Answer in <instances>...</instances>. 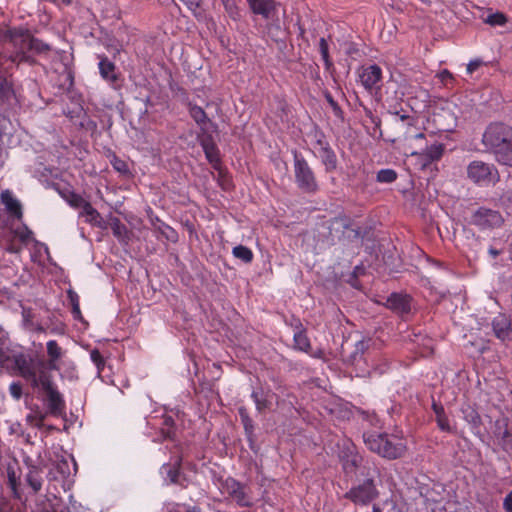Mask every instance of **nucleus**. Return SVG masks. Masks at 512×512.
<instances>
[{
	"instance_id": "a18cd8bd",
	"label": "nucleus",
	"mask_w": 512,
	"mask_h": 512,
	"mask_svg": "<svg viewBox=\"0 0 512 512\" xmlns=\"http://www.w3.org/2000/svg\"><path fill=\"white\" fill-rule=\"evenodd\" d=\"M8 485L12 491V494H13V497L18 499V500H21L22 499V491L20 489V480L19 478L16 479V480H11L8 482Z\"/></svg>"
},
{
	"instance_id": "a19ab883",
	"label": "nucleus",
	"mask_w": 512,
	"mask_h": 512,
	"mask_svg": "<svg viewBox=\"0 0 512 512\" xmlns=\"http://www.w3.org/2000/svg\"><path fill=\"white\" fill-rule=\"evenodd\" d=\"M12 95V87L6 79H0V98L7 100Z\"/></svg>"
},
{
	"instance_id": "603ef678",
	"label": "nucleus",
	"mask_w": 512,
	"mask_h": 512,
	"mask_svg": "<svg viewBox=\"0 0 512 512\" xmlns=\"http://www.w3.org/2000/svg\"><path fill=\"white\" fill-rule=\"evenodd\" d=\"M503 506L507 512H512V491L504 498Z\"/></svg>"
},
{
	"instance_id": "dca6fc26",
	"label": "nucleus",
	"mask_w": 512,
	"mask_h": 512,
	"mask_svg": "<svg viewBox=\"0 0 512 512\" xmlns=\"http://www.w3.org/2000/svg\"><path fill=\"white\" fill-rule=\"evenodd\" d=\"M42 469L38 466L31 465L28 467V471L25 474V484L30 490L29 493L36 495L40 492L43 485Z\"/></svg>"
},
{
	"instance_id": "69168bd1",
	"label": "nucleus",
	"mask_w": 512,
	"mask_h": 512,
	"mask_svg": "<svg viewBox=\"0 0 512 512\" xmlns=\"http://www.w3.org/2000/svg\"><path fill=\"white\" fill-rule=\"evenodd\" d=\"M323 351L322 350H318L316 352H313L311 353V356L314 357V358H322L323 357Z\"/></svg>"
},
{
	"instance_id": "393cba45",
	"label": "nucleus",
	"mask_w": 512,
	"mask_h": 512,
	"mask_svg": "<svg viewBox=\"0 0 512 512\" xmlns=\"http://www.w3.org/2000/svg\"><path fill=\"white\" fill-rule=\"evenodd\" d=\"M80 216L86 217V222L92 225H100L101 215L100 213L87 201L81 208Z\"/></svg>"
},
{
	"instance_id": "9b49d317",
	"label": "nucleus",
	"mask_w": 512,
	"mask_h": 512,
	"mask_svg": "<svg viewBox=\"0 0 512 512\" xmlns=\"http://www.w3.org/2000/svg\"><path fill=\"white\" fill-rule=\"evenodd\" d=\"M444 149L445 147L442 143L435 142L426 147L422 152L411 151V155L416 156L419 164L425 168L431 163L440 160L443 156Z\"/></svg>"
},
{
	"instance_id": "7ed1b4c3",
	"label": "nucleus",
	"mask_w": 512,
	"mask_h": 512,
	"mask_svg": "<svg viewBox=\"0 0 512 512\" xmlns=\"http://www.w3.org/2000/svg\"><path fill=\"white\" fill-rule=\"evenodd\" d=\"M21 376L33 389H39L46 394L48 408L53 415H61L65 409V401L57 390L52 375L35 376L28 369Z\"/></svg>"
},
{
	"instance_id": "a211bd4d",
	"label": "nucleus",
	"mask_w": 512,
	"mask_h": 512,
	"mask_svg": "<svg viewBox=\"0 0 512 512\" xmlns=\"http://www.w3.org/2000/svg\"><path fill=\"white\" fill-rule=\"evenodd\" d=\"M294 347L300 351L309 353L311 349L310 340L300 320H295V331L293 335Z\"/></svg>"
},
{
	"instance_id": "f8f14e48",
	"label": "nucleus",
	"mask_w": 512,
	"mask_h": 512,
	"mask_svg": "<svg viewBox=\"0 0 512 512\" xmlns=\"http://www.w3.org/2000/svg\"><path fill=\"white\" fill-rule=\"evenodd\" d=\"M315 147L317 156L321 159L322 164L325 166L326 172H332L337 168V157L331 146L326 142L323 137L316 141Z\"/></svg>"
},
{
	"instance_id": "6ab92c4d",
	"label": "nucleus",
	"mask_w": 512,
	"mask_h": 512,
	"mask_svg": "<svg viewBox=\"0 0 512 512\" xmlns=\"http://www.w3.org/2000/svg\"><path fill=\"white\" fill-rule=\"evenodd\" d=\"M201 146L204 150L207 160L212 164L215 169L219 168L220 156L219 150L210 136L201 140Z\"/></svg>"
},
{
	"instance_id": "09e8293b",
	"label": "nucleus",
	"mask_w": 512,
	"mask_h": 512,
	"mask_svg": "<svg viewBox=\"0 0 512 512\" xmlns=\"http://www.w3.org/2000/svg\"><path fill=\"white\" fill-rule=\"evenodd\" d=\"M326 99L328 103L330 104L331 108L333 109L334 114L337 117H340L342 115V110L340 106L337 104V102L333 99V97L330 94L326 95Z\"/></svg>"
},
{
	"instance_id": "e2e57ef3",
	"label": "nucleus",
	"mask_w": 512,
	"mask_h": 512,
	"mask_svg": "<svg viewBox=\"0 0 512 512\" xmlns=\"http://www.w3.org/2000/svg\"><path fill=\"white\" fill-rule=\"evenodd\" d=\"M32 232L31 231H26L25 233H22L20 235V239L24 242L28 241V239L30 238Z\"/></svg>"
},
{
	"instance_id": "0eeeda50",
	"label": "nucleus",
	"mask_w": 512,
	"mask_h": 512,
	"mask_svg": "<svg viewBox=\"0 0 512 512\" xmlns=\"http://www.w3.org/2000/svg\"><path fill=\"white\" fill-rule=\"evenodd\" d=\"M379 496L374 480L368 478L362 483L353 486L344 495V498L352 501L356 505L366 506Z\"/></svg>"
},
{
	"instance_id": "c9c22d12",
	"label": "nucleus",
	"mask_w": 512,
	"mask_h": 512,
	"mask_svg": "<svg viewBox=\"0 0 512 512\" xmlns=\"http://www.w3.org/2000/svg\"><path fill=\"white\" fill-rule=\"evenodd\" d=\"M68 296L70 303L72 305V314L74 318L78 320L82 319V314L79 305V296L73 291H69Z\"/></svg>"
},
{
	"instance_id": "c756f323",
	"label": "nucleus",
	"mask_w": 512,
	"mask_h": 512,
	"mask_svg": "<svg viewBox=\"0 0 512 512\" xmlns=\"http://www.w3.org/2000/svg\"><path fill=\"white\" fill-rule=\"evenodd\" d=\"M508 419L505 417L499 418L494 423L493 433L496 438L499 440L503 435L508 432Z\"/></svg>"
},
{
	"instance_id": "2f4dec72",
	"label": "nucleus",
	"mask_w": 512,
	"mask_h": 512,
	"mask_svg": "<svg viewBox=\"0 0 512 512\" xmlns=\"http://www.w3.org/2000/svg\"><path fill=\"white\" fill-rule=\"evenodd\" d=\"M64 198L69 205L74 208H82V206L87 202L81 195L75 192H68L64 195Z\"/></svg>"
},
{
	"instance_id": "774afa93",
	"label": "nucleus",
	"mask_w": 512,
	"mask_h": 512,
	"mask_svg": "<svg viewBox=\"0 0 512 512\" xmlns=\"http://www.w3.org/2000/svg\"><path fill=\"white\" fill-rule=\"evenodd\" d=\"M372 512H382V511L378 506L374 505L372 508Z\"/></svg>"
},
{
	"instance_id": "aec40b11",
	"label": "nucleus",
	"mask_w": 512,
	"mask_h": 512,
	"mask_svg": "<svg viewBox=\"0 0 512 512\" xmlns=\"http://www.w3.org/2000/svg\"><path fill=\"white\" fill-rule=\"evenodd\" d=\"M116 66L107 57H101L99 62V72L103 79L114 84L118 80V76L115 72Z\"/></svg>"
},
{
	"instance_id": "f257e3e1",
	"label": "nucleus",
	"mask_w": 512,
	"mask_h": 512,
	"mask_svg": "<svg viewBox=\"0 0 512 512\" xmlns=\"http://www.w3.org/2000/svg\"><path fill=\"white\" fill-rule=\"evenodd\" d=\"M482 144L494 154L496 160L512 166V126L503 122H492L484 130Z\"/></svg>"
},
{
	"instance_id": "bb28decb",
	"label": "nucleus",
	"mask_w": 512,
	"mask_h": 512,
	"mask_svg": "<svg viewBox=\"0 0 512 512\" xmlns=\"http://www.w3.org/2000/svg\"><path fill=\"white\" fill-rule=\"evenodd\" d=\"M2 201L6 205V208L9 212L17 215L18 217L22 215L19 201L13 198L8 192L2 193Z\"/></svg>"
},
{
	"instance_id": "4468645a",
	"label": "nucleus",
	"mask_w": 512,
	"mask_h": 512,
	"mask_svg": "<svg viewBox=\"0 0 512 512\" xmlns=\"http://www.w3.org/2000/svg\"><path fill=\"white\" fill-rule=\"evenodd\" d=\"M412 298L407 294L392 293L386 300V307L393 312L404 316L411 312Z\"/></svg>"
},
{
	"instance_id": "bf43d9fd",
	"label": "nucleus",
	"mask_w": 512,
	"mask_h": 512,
	"mask_svg": "<svg viewBox=\"0 0 512 512\" xmlns=\"http://www.w3.org/2000/svg\"><path fill=\"white\" fill-rule=\"evenodd\" d=\"M407 134H408V135H407V138H414L415 140H422V139H424V138H425L424 133H417V134H415V135H412V134H410V133H408V132H407Z\"/></svg>"
},
{
	"instance_id": "de8ad7c7",
	"label": "nucleus",
	"mask_w": 512,
	"mask_h": 512,
	"mask_svg": "<svg viewBox=\"0 0 512 512\" xmlns=\"http://www.w3.org/2000/svg\"><path fill=\"white\" fill-rule=\"evenodd\" d=\"M187 8L192 11L194 14L197 13L198 9L200 8V4L202 0H181Z\"/></svg>"
},
{
	"instance_id": "72a5a7b5",
	"label": "nucleus",
	"mask_w": 512,
	"mask_h": 512,
	"mask_svg": "<svg viewBox=\"0 0 512 512\" xmlns=\"http://www.w3.org/2000/svg\"><path fill=\"white\" fill-rule=\"evenodd\" d=\"M361 461V457L357 454H351L347 459L343 460V468L349 473L355 471Z\"/></svg>"
},
{
	"instance_id": "6e6552de",
	"label": "nucleus",
	"mask_w": 512,
	"mask_h": 512,
	"mask_svg": "<svg viewBox=\"0 0 512 512\" xmlns=\"http://www.w3.org/2000/svg\"><path fill=\"white\" fill-rule=\"evenodd\" d=\"M504 222L498 210L479 207L474 210L470 217V223L481 230H490L500 227Z\"/></svg>"
},
{
	"instance_id": "f03ea898",
	"label": "nucleus",
	"mask_w": 512,
	"mask_h": 512,
	"mask_svg": "<svg viewBox=\"0 0 512 512\" xmlns=\"http://www.w3.org/2000/svg\"><path fill=\"white\" fill-rule=\"evenodd\" d=\"M47 360L34 359L25 355H19L15 358V368L19 376H25L28 369L35 376L52 375L50 372L60 369V361L65 355V351L55 340H49L46 343Z\"/></svg>"
},
{
	"instance_id": "cd10ccee",
	"label": "nucleus",
	"mask_w": 512,
	"mask_h": 512,
	"mask_svg": "<svg viewBox=\"0 0 512 512\" xmlns=\"http://www.w3.org/2000/svg\"><path fill=\"white\" fill-rule=\"evenodd\" d=\"M232 254L235 258L242 260L245 263H250L253 260V252L250 248L238 245L233 248Z\"/></svg>"
},
{
	"instance_id": "864d4df0",
	"label": "nucleus",
	"mask_w": 512,
	"mask_h": 512,
	"mask_svg": "<svg viewBox=\"0 0 512 512\" xmlns=\"http://www.w3.org/2000/svg\"><path fill=\"white\" fill-rule=\"evenodd\" d=\"M396 121H401L402 123L406 122L409 127L413 126L414 119L410 117L409 115H399V113H396Z\"/></svg>"
},
{
	"instance_id": "6e6d98bb",
	"label": "nucleus",
	"mask_w": 512,
	"mask_h": 512,
	"mask_svg": "<svg viewBox=\"0 0 512 512\" xmlns=\"http://www.w3.org/2000/svg\"><path fill=\"white\" fill-rule=\"evenodd\" d=\"M114 168L119 172H126L127 171V165L125 162L121 160H116L113 164Z\"/></svg>"
},
{
	"instance_id": "5fc2aeb1",
	"label": "nucleus",
	"mask_w": 512,
	"mask_h": 512,
	"mask_svg": "<svg viewBox=\"0 0 512 512\" xmlns=\"http://www.w3.org/2000/svg\"><path fill=\"white\" fill-rule=\"evenodd\" d=\"M481 65L480 60H473L470 61L467 65V72L468 74H472L479 66Z\"/></svg>"
},
{
	"instance_id": "7c9ffc66",
	"label": "nucleus",
	"mask_w": 512,
	"mask_h": 512,
	"mask_svg": "<svg viewBox=\"0 0 512 512\" xmlns=\"http://www.w3.org/2000/svg\"><path fill=\"white\" fill-rule=\"evenodd\" d=\"M376 179L380 183H392L397 179V173L393 169H382L378 171Z\"/></svg>"
},
{
	"instance_id": "f704fd0d",
	"label": "nucleus",
	"mask_w": 512,
	"mask_h": 512,
	"mask_svg": "<svg viewBox=\"0 0 512 512\" xmlns=\"http://www.w3.org/2000/svg\"><path fill=\"white\" fill-rule=\"evenodd\" d=\"M31 44V52H34L36 54H47L51 48L48 44L42 42L41 40L35 38L32 36V42Z\"/></svg>"
},
{
	"instance_id": "c03bdc74",
	"label": "nucleus",
	"mask_w": 512,
	"mask_h": 512,
	"mask_svg": "<svg viewBox=\"0 0 512 512\" xmlns=\"http://www.w3.org/2000/svg\"><path fill=\"white\" fill-rule=\"evenodd\" d=\"M436 421H437L438 427L442 431H446V432L451 431V427L449 425V420H448L447 416L445 415V413H438V417H436Z\"/></svg>"
},
{
	"instance_id": "e433bc0d",
	"label": "nucleus",
	"mask_w": 512,
	"mask_h": 512,
	"mask_svg": "<svg viewBox=\"0 0 512 512\" xmlns=\"http://www.w3.org/2000/svg\"><path fill=\"white\" fill-rule=\"evenodd\" d=\"M166 512H197L195 507L169 502L165 505Z\"/></svg>"
},
{
	"instance_id": "c85d7f7f",
	"label": "nucleus",
	"mask_w": 512,
	"mask_h": 512,
	"mask_svg": "<svg viewBox=\"0 0 512 512\" xmlns=\"http://www.w3.org/2000/svg\"><path fill=\"white\" fill-rule=\"evenodd\" d=\"M226 13L233 20H238L240 18V11L237 6L238 0H221Z\"/></svg>"
},
{
	"instance_id": "39448f33",
	"label": "nucleus",
	"mask_w": 512,
	"mask_h": 512,
	"mask_svg": "<svg viewBox=\"0 0 512 512\" xmlns=\"http://www.w3.org/2000/svg\"><path fill=\"white\" fill-rule=\"evenodd\" d=\"M293 168L295 183L301 191L314 194L319 190L318 181L313 169L306 159L296 150L293 151Z\"/></svg>"
},
{
	"instance_id": "2eb2a0df",
	"label": "nucleus",
	"mask_w": 512,
	"mask_h": 512,
	"mask_svg": "<svg viewBox=\"0 0 512 512\" xmlns=\"http://www.w3.org/2000/svg\"><path fill=\"white\" fill-rule=\"evenodd\" d=\"M247 2L254 14L261 15L265 19L274 18L277 11L274 0H248Z\"/></svg>"
},
{
	"instance_id": "ea45409f",
	"label": "nucleus",
	"mask_w": 512,
	"mask_h": 512,
	"mask_svg": "<svg viewBox=\"0 0 512 512\" xmlns=\"http://www.w3.org/2000/svg\"><path fill=\"white\" fill-rule=\"evenodd\" d=\"M465 419L467 422L472 424L474 427H479L481 425V417H480L479 413L472 408H469L465 412Z\"/></svg>"
},
{
	"instance_id": "58836bf2",
	"label": "nucleus",
	"mask_w": 512,
	"mask_h": 512,
	"mask_svg": "<svg viewBox=\"0 0 512 512\" xmlns=\"http://www.w3.org/2000/svg\"><path fill=\"white\" fill-rule=\"evenodd\" d=\"M90 358H91L92 362L96 365L98 373L100 374L105 365V360H104L103 356L101 355L99 350L93 349L90 352Z\"/></svg>"
},
{
	"instance_id": "ddd939ff",
	"label": "nucleus",
	"mask_w": 512,
	"mask_h": 512,
	"mask_svg": "<svg viewBox=\"0 0 512 512\" xmlns=\"http://www.w3.org/2000/svg\"><path fill=\"white\" fill-rule=\"evenodd\" d=\"M364 442L369 450L379 454L380 456H392L397 450L394 448H380L383 443L387 444V434L366 433L364 434Z\"/></svg>"
},
{
	"instance_id": "052dcab7",
	"label": "nucleus",
	"mask_w": 512,
	"mask_h": 512,
	"mask_svg": "<svg viewBox=\"0 0 512 512\" xmlns=\"http://www.w3.org/2000/svg\"><path fill=\"white\" fill-rule=\"evenodd\" d=\"M432 407H433V410H434V412L436 414V417H438V413H444V409H443L442 406H439V405L434 403Z\"/></svg>"
},
{
	"instance_id": "4c0bfd02",
	"label": "nucleus",
	"mask_w": 512,
	"mask_h": 512,
	"mask_svg": "<svg viewBox=\"0 0 512 512\" xmlns=\"http://www.w3.org/2000/svg\"><path fill=\"white\" fill-rule=\"evenodd\" d=\"M506 22H507L506 16L500 12L490 14L485 19V23L490 24L491 26H502Z\"/></svg>"
},
{
	"instance_id": "b1692460",
	"label": "nucleus",
	"mask_w": 512,
	"mask_h": 512,
	"mask_svg": "<svg viewBox=\"0 0 512 512\" xmlns=\"http://www.w3.org/2000/svg\"><path fill=\"white\" fill-rule=\"evenodd\" d=\"M189 114L202 130H204L206 125L210 122L204 109L198 105H190Z\"/></svg>"
},
{
	"instance_id": "5701e85b",
	"label": "nucleus",
	"mask_w": 512,
	"mask_h": 512,
	"mask_svg": "<svg viewBox=\"0 0 512 512\" xmlns=\"http://www.w3.org/2000/svg\"><path fill=\"white\" fill-rule=\"evenodd\" d=\"M394 448L397 449L395 452H394V455L392 456H383L384 458H387V459H396V458H399L401 457L404 452H405V444L403 443V441L399 438H397L396 436H393V435H387V444L386 443H383L382 446L380 448H385V449H388V448Z\"/></svg>"
},
{
	"instance_id": "f3484780",
	"label": "nucleus",
	"mask_w": 512,
	"mask_h": 512,
	"mask_svg": "<svg viewBox=\"0 0 512 512\" xmlns=\"http://www.w3.org/2000/svg\"><path fill=\"white\" fill-rule=\"evenodd\" d=\"M180 465V459H176L174 463H166L162 465L160 471L167 483L179 485L183 484L181 481Z\"/></svg>"
},
{
	"instance_id": "0e129e2a",
	"label": "nucleus",
	"mask_w": 512,
	"mask_h": 512,
	"mask_svg": "<svg viewBox=\"0 0 512 512\" xmlns=\"http://www.w3.org/2000/svg\"><path fill=\"white\" fill-rule=\"evenodd\" d=\"M65 467L68 469V464L66 461H61L58 464V468L60 469L61 473H65Z\"/></svg>"
},
{
	"instance_id": "473e14b6",
	"label": "nucleus",
	"mask_w": 512,
	"mask_h": 512,
	"mask_svg": "<svg viewBox=\"0 0 512 512\" xmlns=\"http://www.w3.org/2000/svg\"><path fill=\"white\" fill-rule=\"evenodd\" d=\"M319 50L322 56V59L325 63V68L329 70L332 67V61L330 60L329 56V49H328V43L325 40V38H321L319 40Z\"/></svg>"
},
{
	"instance_id": "680f3d73",
	"label": "nucleus",
	"mask_w": 512,
	"mask_h": 512,
	"mask_svg": "<svg viewBox=\"0 0 512 512\" xmlns=\"http://www.w3.org/2000/svg\"><path fill=\"white\" fill-rule=\"evenodd\" d=\"M442 80H446V79H451L452 78V74L448 71V70H444L441 72L440 74Z\"/></svg>"
},
{
	"instance_id": "4be33fe9",
	"label": "nucleus",
	"mask_w": 512,
	"mask_h": 512,
	"mask_svg": "<svg viewBox=\"0 0 512 512\" xmlns=\"http://www.w3.org/2000/svg\"><path fill=\"white\" fill-rule=\"evenodd\" d=\"M110 228L113 235L122 243L127 244L130 240L129 230L125 224H123L119 218H112L110 221Z\"/></svg>"
},
{
	"instance_id": "37998d69",
	"label": "nucleus",
	"mask_w": 512,
	"mask_h": 512,
	"mask_svg": "<svg viewBox=\"0 0 512 512\" xmlns=\"http://www.w3.org/2000/svg\"><path fill=\"white\" fill-rule=\"evenodd\" d=\"M10 395L15 399L19 400L22 397V385L20 382H12L9 386Z\"/></svg>"
},
{
	"instance_id": "8fccbe9b",
	"label": "nucleus",
	"mask_w": 512,
	"mask_h": 512,
	"mask_svg": "<svg viewBox=\"0 0 512 512\" xmlns=\"http://www.w3.org/2000/svg\"><path fill=\"white\" fill-rule=\"evenodd\" d=\"M280 32V25L277 24L268 26V34L273 40L278 41Z\"/></svg>"
},
{
	"instance_id": "9d476101",
	"label": "nucleus",
	"mask_w": 512,
	"mask_h": 512,
	"mask_svg": "<svg viewBox=\"0 0 512 512\" xmlns=\"http://www.w3.org/2000/svg\"><path fill=\"white\" fill-rule=\"evenodd\" d=\"M360 83L370 94L378 92L381 88L382 69L376 65H369L358 70Z\"/></svg>"
},
{
	"instance_id": "79ce46f5",
	"label": "nucleus",
	"mask_w": 512,
	"mask_h": 512,
	"mask_svg": "<svg viewBox=\"0 0 512 512\" xmlns=\"http://www.w3.org/2000/svg\"><path fill=\"white\" fill-rule=\"evenodd\" d=\"M251 397L253 398L254 400V403L256 405V409L259 411V412H262L263 410H265L267 407H268V402L267 400L263 399L258 392H253Z\"/></svg>"
},
{
	"instance_id": "3c124183",
	"label": "nucleus",
	"mask_w": 512,
	"mask_h": 512,
	"mask_svg": "<svg viewBox=\"0 0 512 512\" xmlns=\"http://www.w3.org/2000/svg\"><path fill=\"white\" fill-rule=\"evenodd\" d=\"M501 200L505 204L512 205V188H507L501 195Z\"/></svg>"
},
{
	"instance_id": "423d86ee",
	"label": "nucleus",
	"mask_w": 512,
	"mask_h": 512,
	"mask_svg": "<svg viewBox=\"0 0 512 512\" xmlns=\"http://www.w3.org/2000/svg\"><path fill=\"white\" fill-rule=\"evenodd\" d=\"M466 174L472 183L481 187L494 185L500 179L495 165L481 160L470 162L466 168Z\"/></svg>"
},
{
	"instance_id": "1a4fd4ad",
	"label": "nucleus",
	"mask_w": 512,
	"mask_h": 512,
	"mask_svg": "<svg viewBox=\"0 0 512 512\" xmlns=\"http://www.w3.org/2000/svg\"><path fill=\"white\" fill-rule=\"evenodd\" d=\"M222 493L227 495L231 500L237 503L240 507L251 506V497L245 485L236 481L233 478H227L222 483Z\"/></svg>"
},
{
	"instance_id": "4d7b16f0",
	"label": "nucleus",
	"mask_w": 512,
	"mask_h": 512,
	"mask_svg": "<svg viewBox=\"0 0 512 512\" xmlns=\"http://www.w3.org/2000/svg\"><path fill=\"white\" fill-rule=\"evenodd\" d=\"M7 478L8 482L19 478V476L16 474V471L10 466L7 468Z\"/></svg>"
},
{
	"instance_id": "13d9d810",
	"label": "nucleus",
	"mask_w": 512,
	"mask_h": 512,
	"mask_svg": "<svg viewBox=\"0 0 512 512\" xmlns=\"http://www.w3.org/2000/svg\"><path fill=\"white\" fill-rule=\"evenodd\" d=\"M10 511V506H9V503L1 498L0 499V512H9Z\"/></svg>"
},
{
	"instance_id": "412c9836",
	"label": "nucleus",
	"mask_w": 512,
	"mask_h": 512,
	"mask_svg": "<svg viewBox=\"0 0 512 512\" xmlns=\"http://www.w3.org/2000/svg\"><path fill=\"white\" fill-rule=\"evenodd\" d=\"M492 327L497 338L505 340L508 337L510 322L506 316H496L492 321Z\"/></svg>"
},
{
	"instance_id": "338daca9",
	"label": "nucleus",
	"mask_w": 512,
	"mask_h": 512,
	"mask_svg": "<svg viewBox=\"0 0 512 512\" xmlns=\"http://www.w3.org/2000/svg\"><path fill=\"white\" fill-rule=\"evenodd\" d=\"M489 253L493 256V257H496L497 255H499V251L496 250L495 248H490L489 249Z\"/></svg>"
},
{
	"instance_id": "49530a36",
	"label": "nucleus",
	"mask_w": 512,
	"mask_h": 512,
	"mask_svg": "<svg viewBox=\"0 0 512 512\" xmlns=\"http://www.w3.org/2000/svg\"><path fill=\"white\" fill-rule=\"evenodd\" d=\"M498 441L505 451H512V433L510 431L503 435Z\"/></svg>"
},
{
	"instance_id": "a878e982",
	"label": "nucleus",
	"mask_w": 512,
	"mask_h": 512,
	"mask_svg": "<svg viewBox=\"0 0 512 512\" xmlns=\"http://www.w3.org/2000/svg\"><path fill=\"white\" fill-rule=\"evenodd\" d=\"M238 413L241 419V422L243 424L244 430L246 435L248 436L249 440L252 439L253 433H254V423L253 420L250 418L248 411L245 407H240L238 409Z\"/></svg>"
},
{
	"instance_id": "20e7f679",
	"label": "nucleus",
	"mask_w": 512,
	"mask_h": 512,
	"mask_svg": "<svg viewBox=\"0 0 512 512\" xmlns=\"http://www.w3.org/2000/svg\"><path fill=\"white\" fill-rule=\"evenodd\" d=\"M5 38L15 50V52L9 57L13 63H35L34 59L28 54V52L31 50L30 42H32V35L28 30H9L6 33Z\"/></svg>"
}]
</instances>
